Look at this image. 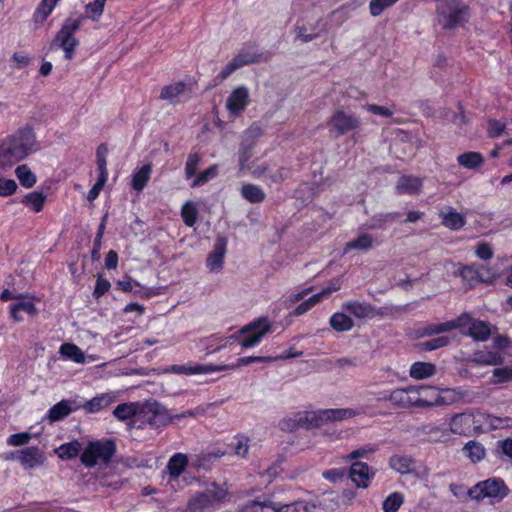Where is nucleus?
Here are the masks:
<instances>
[{"mask_svg":"<svg viewBox=\"0 0 512 512\" xmlns=\"http://www.w3.org/2000/svg\"><path fill=\"white\" fill-rule=\"evenodd\" d=\"M358 412L350 408L321 409L320 416L322 425L327 422L342 421L356 417Z\"/></svg>","mask_w":512,"mask_h":512,"instance_id":"393cba45","label":"nucleus"},{"mask_svg":"<svg viewBox=\"0 0 512 512\" xmlns=\"http://www.w3.org/2000/svg\"><path fill=\"white\" fill-rule=\"evenodd\" d=\"M81 451V444L78 441H72L61 445L57 452L61 459H71L76 457Z\"/></svg>","mask_w":512,"mask_h":512,"instance_id":"49530a36","label":"nucleus"},{"mask_svg":"<svg viewBox=\"0 0 512 512\" xmlns=\"http://www.w3.org/2000/svg\"><path fill=\"white\" fill-rule=\"evenodd\" d=\"M113 414L119 420H127L136 414V405L134 403L120 404L114 409Z\"/></svg>","mask_w":512,"mask_h":512,"instance_id":"3c124183","label":"nucleus"},{"mask_svg":"<svg viewBox=\"0 0 512 512\" xmlns=\"http://www.w3.org/2000/svg\"><path fill=\"white\" fill-rule=\"evenodd\" d=\"M467 334L476 341H486L491 335V325L488 322L475 319L471 322Z\"/></svg>","mask_w":512,"mask_h":512,"instance_id":"c756f323","label":"nucleus"},{"mask_svg":"<svg viewBox=\"0 0 512 512\" xmlns=\"http://www.w3.org/2000/svg\"><path fill=\"white\" fill-rule=\"evenodd\" d=\"M115 400L116 395L114 393H103L86 402L84 409L90 413L98 412L110 406Z\"/></svg>","mask_w":512,"mask_h":512,"instance_id":"a878e982","label":"nucleus"},{"mask_svg":"<svg viewBox=\"0 0 512 512\" xmlns=\"http://www.w3.org/2000/svg\"><path fill=\"white\" fill-rule=\"evenodd\" d=\"M253 148V143H245L241 144L239 149V167L240 170L243 171L246 168L247 162L251 158V151Z\"/></svg>","mask_w":512,"mask_h":512,"instance_id":"680f3d73","label":"nucleus"},{"mask_svg":"<svg viewBox=\"0 0 512 512\" xmlns=\"http://www.w3.org/2000/svg\"><path fill=\"white\" fill-rule=\"evenodd\" d=\"M23 159L24 158L19 155L16 148L12 147L7 140L3 139L0 142V167H11Z\"/></svg>","mask_w":512,"mask_h":512,"instance_id":"5701e85b","label":"nucleus"},{"mask_svg":"<svg viewBox=\"0 0 512 512\" xmlns=\"http://www.w3.org/2000/svg\"><path fill=\"white\" fill-rule=\"evenodd\" d=\"M185 83L176 82L170 85L164 86L160 93V99L167 101H174L177 97L182 95L185 91Z\"/></svg>","mask_w":512,"mask_h":512,"instance_id":"ea45409f","label":"nucleus"},{"mask_svg":"<svg viewBox=\"0 0 512 512\" xmlns=\"http://www.w3.org/2000/svg\"><path fill=\"white\" fill-rule=\"evenodd\" d=\"M58 1L56 0H42L40 6L36 11V16L41 17V20H45L48 15L53 11Z\"/></svg>","mask_w":512,"mask_h":512,"instance_id":"0e129e2a","label":"nucleus"},{"mask_svg":"<svg viewBox=\"0 0 512 512\" xmlns=\"http://www.w3.org/2000/svg\"><path fill=\"white\" fill-rule=\"evenodd\" d=\"M106 1L107 0H95L94 2L87 4L85 7L87 18L93 21H98L103 14Z\"/></svg>","mask_w":512,"mask_h":512,"instance_id":"8fccbe9b","label":"nucleus"},{"mask_svg":"<svg viewBox=\"0 0 512 512\" xmlns=\"http://www.w3.org/2000/svg\"><path fill=\"white\" fill-rule=\"evenodd\" d=\"M463 452L473 463L481 461L486 455L483 445L476 441H469L466 443L463 447Z\"/></svg>","mask_w":512,"mask_h":512,"instance_id":"4c0bfd02","label":"nucleus"},{"mask_svg":"<svg viewBox=\"0 0 512 512\" xmlns=\"http://www.w3.org/2000/svg\"><path fill=\"white\" fill-rule=\"evenodd\" d=\"M450 340L446 336H439L428 341L421 342L419 347L423 351H432L449 344Z\"/></svg>","mask_w":512,"mask_h":512,"instance_id":"5fc2aeb1","label":"nucleus"},{"mask_svg":"<svg viewBox=\"0 0 512 512\" xmlns=\"http://www.w3.org/2000/svg\"><path fill=\"white\" fill-rule=\"evenodd\" d=\"M241 196L251 204L262 203L266 198L264 190L255 184H243L240 190Z\"/></svg>","mask_w":512,"mask_h":512,"instance_id":"bb28decb","label":"nucleus"},{"mask_svg":"<svg viewBox=\"0 0 512 512\" xmlns=\"http://www.w3.org/2000/svg\"><path fill=\"white\" fill-rule=\"evenodd\" d=\"M264 508H277V503L273 502L271 499L266 498L263 501H249L241 508L237 510V512H264Z\"/></svg>","mask_w":512,"mask_h":512,"instance_id":"c03bdc74","label":"nucleus"},{"mask_svg":"<svg viewBox=\"0 0 512 512\" xmlns=\"http://www.w3.org/2000/svg\"><path fill=\"white\" fill-rule=\"evenodd\" d=\"M31 439V434L27 432L16 433L9 436L7 444L10 446H22L27 444Z\"/></svg>","mask_w":512,"mask_h":512,"instance_id":"774afa93","label":"nucleus"},{"mask_svg":"<svg viewBox=\"0 0 512 512\" xmlns=\"http://www.w3.org/2000/svg\"><path fill=\"white\" fill-rule=\"evenodd\" d=\"M235 443L231 444L235 455L245 458L249 451V439L243 435L235 437Z\"/></svg>","mask_w":512,"mask_h":512,"instance_id":"864d4df0","label":"nucleus"},{"mask_svg":"<svg viewBox=\"0 0 512 512\" xmlns=\"http://www.w3.org/2000/svg\"><path fill=\"white\" fill-rule=\"evenodd\" d=\"M398 1L399 0H371L369 3L370 14L373 17H377L381 15L385 9L393 6Z\"/></svg>","mask_w":512,"mask_h":512,"instance_id":"603ef678","label":"nucleus"},{"mask_svg":"<svg viewBox=\"0 0 512 512\" xmlns=\"http://www.w3.org/2000/svg\"><path fill=\"white\" fill-rule=\"evenodd\" d=\"M229 498L226 484L212 482L205 490L195 492L188 500L186 512H205L224 503Z\"/></svg>","mask_w":512,"mask_h":512,"instance_id":"f257e3e1","label":"nucleus"},{"mask_svg":"<svg viewBox=\"0 0 512 512\" xmlns=\"http://www.w3.org/2000/svg\"><path fill=\"white\" fill-rule=\"evenodd\" d=\"M302 353H296V354H288L285 356H278V357H260V356H250V357H242L239 358L237 361V366H246L253 362H271L278 359H289L292 357L300 356Z\"/></svg>","mask_w":512,"mask_h":512,"instance_id":"de8ad7c7","label":"nucleus"},{"mask_svg":"<svg viewBox=\"0 0 512 512\" xmlns=\"http://www.w3.org/2000/svg\"><path fill=\"white\" fill-rule=\"evenodd\" d=\"M329 131L334 137H340L350 132L357 131L361 126L358 116L344 108L336 109L327 123Z\"/></svg>","mask_w":512,"mask_h":512,"instance_id":"0eeeda50","label":"nucleus"},{"mask_svg":"<svg viewBox=\"0 0 512 512\" xmlns=\"http://www.w3.org/2000/svg\"><path fill=\"white\" fill-rule=\"evenodd\" d=\"M283 428L295 430L299 427L315 428L322 426L320 410L304 411L297 413L294 418L285 419L282 422Z\"/></svg>","mask_w":512,"mask_h":512,"instance_id":"f8f14e48","label":"nucleus"},{"mask_svg":"<svg viewBox=\"0 0 512 512\" xmlns=\"http://www.w3.org/2000/svg\"><path fill=\"white\" fill-rule=\"evenodd\" d=\"M433 392H424L425 394H433L435 397L433 399H428L427 396L425 398V408L426 407H434V406H444V405H452L455 403L465 402L472 403L474 400V394L469 390L457 387V388H436L433 386H428Z\"/></svg>","mask_w":512,"mask_h":512,"instance_id":"423d86ee","label":"nucleus"},{"mask_svg":"<svg viewBox=\"0 0 512 512\" xmlns=\"http://www.w3.org/2000/svg\"><path fill=\"white\" fill-rule=\"evenodd\" d=\"M224 367L214 368L212 366H195L188 367L183 365H172L169 371L177 373V374H200V373H208L211 371H220L223 370Z\"/></svg>","mask_w":512,"mask_h":512,"instance_id":"a19ab883","label":"nucleus"},{"mask_svg":"<svg viewBox=\"0 0 512 512\" xmlns=\"http://www.w3.org/2000/svg\"><path fill=\"white\" fill-rule=\"evenodd\" d=\"M200 161H201V157L198 153H193V154L188 155L186 165H185V174L188 179L192 178L196 175V171H197Z\"/></svg>","mask_w":512,"mask_h":512,"instance_id":"bf43d9fd","label":"nucleus"},{"mask_svg":"<svg viewBox=\"0 0 512 512\" xmlns=\"http://www.w3.org/2000/svg\"><path fill=\"white\" fill-rule=\"evenodd\" d=\"M509 492L504 481L497 478H490L477 483L473 488L468 490V495L473 499L480 501L484 498L503 499Z\"/></svg>","mask_w":512,"mask_h":512,"instance_id":"6e6552de","label":"nucleus"},{"mask_svg":"<svg viewBox=\"0 0 512 512\" xmlns=\"http://www.w3.org/2000/svg\"><path fill=\"white\" fill-rule=\"evenodd\" d=\"M59 353L76 363H84L85 355L82 350L75 344L64 343L60 346Z\"/></svg>","mask_w":512,"mask_h":512,"instance_id":"58836bf2","label":"nucleus"},{"mask_svg":"<svg viewBox=\"0 0 512 512\" xmlns=\"http://www.w3.org/2000/svg\"><path fill=\"white\" fill-rule=\"evenodd\" d=\"M444 332H450V330L448 329L447 322L440 323V324L427 325L426 327H424L421 330V335L422 336H432V335L440 334V333H444Z\"/></svg>","mask_w":512,"mask_h":512,"instance_id":"69168bd1","label":"nucleus"},{"mask_svg":"<svg viewBox=\"0 0 512 512\" xmlns=\"http://www.w3.org/2000/svg\"><path fill=\"white\" fill-rule=\"evenodd\" d=\"M471 419L464 413L455 414L451 417L448 433L464 435L470 429Z\"/></svg>","mask_w":512,"mask_h":512,"instance_id":"473e14b6","label":"nucleus"},{"mask_svg":"<svg viewBox=\"0 0 512 512\" xmlns=\"http://www.w3.org/2000/svg\"><path fill=\"white\" fill-rule=\"evenodd\" d=\"M389 467L401 475L412 474L415 472V459L410 455L396 454L390 457Z\"/></svg>","mask_w":512,"mask_h":512,"instance_id":"6ab92c4d","label":"nucleus"},{"mask_svg":"<svg viewBox=\"0 0 512 512\" xmlns=\"http://www.w3.org/2000/svg\"><path fill=\"white\" fill-rule=\"evenodd\" d=\"M17 300L18 302L10 307V314L14 321L21 322L23 320L21 316H17V312L24 311L32 316L37 313L35 305L28 299V296L24 295V298H19Z\"/></svg>","mask_w":512,"mask_h":512,"instance_id":"7c9ffc66","label":"nucleus"},{"mask_svg":"<svg viewBox=\"0 0 512 512\" xmlns=\"http://www.w3.org/2000/svg\"><path fill=\"white\" fill-rule=\"evenodd\" d=\"M374 244V238L367 233H363L360 234L355 240L347 242L344 248V252L347 253L351 249L367 251L371 249Z\"/></svg>","mask_w":512,"mask_h":512,"instance_id":"c9c22d12","label":"nucleus"},{"mask_svg":"<svg viewBox=\"0 0 512 512\" xmlns=\"http://www.w3.org/2000/svg\"><path fill=\"white\" fill-rule=\"evenodd\" d=\"M15 173L21 185L26 188H31L36 183V176L27 165L18 166Z\"/></svg>","mask_w":512,"mask_h":512,"instance_id":"a18cd8bd","label":"nucleus"},{"mask_svg":"<svg viewBox=\"0 0 512 512\" xmlns=\"http://www.w3.org/2000/svg\"><path fill=\"white\" fill-rule=\"evenodd\" d=\"M429 387H407L392 390L389 395L377 397V401H389L394 407L407 409L410 407L425 408L424 392H433Z\"/></svg>","mask_w":512,"mask_h":512,"instance_id":"20e7f679","label":"nucleus"},{"mask_svg":"<svg viewBox=\"0 0 512 512\" xmlns=\"http://www.w3.org/2000/svg\"><path fill=\"white\" fill-rule=\"evenodd\" d=\"M493 383H504V382H511L512 381V366L502 367V368H495L493 370Z\"/></svg>","mask_w":512,"mask_h":512,"instance_id":"052dcab7","label":"nucleus"},{"mask_svg":"<svg viewBox=\"0 0 512 512\" xmlns=\"http://www.w3.org/2000/svg\"><path fill=\"white\" fill-rule=\"evenodd\" d=\"M249 104V91L246 87L241 86L234 89L226 101V108L229 113L237 117Z\"/></svg>","mask_w":512,"mask_h":512,"instance_id":"ddd939ff","label":"nucleus"},{"mask_svg":"<svg viewBox=\"0 0 512 512\" xmlns=\"http://www.w3.org/2000/svg\"><path fill=\"white\" fill-rule=\"evenodd\" d=\"M330 325L334 330L343 332L350 330L354 323L353 320L346 314L337 312L330 318Z\"/></svg>","mask_w":512,"mask_h":512,"instance_id":"79ce46f5","label":"nucleus"},{"mask_svg":"<svg viewBox=\"0 0 512 512\" xmlns=\"http://www.w3.org/2000/svg\"><path fill=\"white\" fill-rule=\"evenodd\" d=\"M20 465L25 469H35L41 467L46 462L45 454L36 446L20 450Z\"/></svg>","mask_w":512,"mask_h":512,"instance_id":"dca6fc26","label":"nucleus"},{"mask_svg":"<svg viewBox=\"0 0 512 512\" xmlns=\"http://www.w3.org/2000/svg\"><path fill=\"white\" fill-rule=\"evenodd\" d=\"M468 17L469 8L460 0H436V21L443 29H455Z\"/></svg>","mask_w":512,"mask_h":512,"instance_id":"f03ea898","label":"nucleus"},{"mask_svg":"<svg viewBox=\"0 0 512 512\" xmlns=\"http://www.w3.org/2000/svg\"><path fill=\"white\" fill-rule=\"evenodd\" d=\"M483 271V266H463L458 270L456 274L472 287L481 282H489V279L485 277Z\"/></svg>","mask_w":512,"mask_h":512,"instance_id":"412c9836","label":"nucleus"},{"mask_svg":"<svg viewBox=\"0 0 512 512\" xmlns=\"http://www.w3.org/2000/svg\"><path fill=\"white\" fill-rule=\"evenodd\" d=\"M436 373V366L430 362H415L410 367V377L415 380H423Z\"/></svg>","mask_w":512,"mask_h":512,"instance_id":"c85d7f7f","label":"nucleus"},{"mask_svg":"<svg viewBox=\"0 0 512 512\" xmlns=\"http://www.w3.org/2000/svg\"><path fill=\"white\" fill-rule=\"evenodd\" d=\"M375 471L364 462H354L349 470V477L358 488H367Z\"/></svg>","mask_w":512,"mask_h":512,"instance_id":"4468645a","label":"nucleus"},{"mask_svg":"<svg viewBox=\"0 0 512 512\" xmlns=\"http://www.w3.org/2000/svg\"><path fill=\"white\" fill-rule=\"evenodd\" d=\"M457 161L460 166H463L467 169H476L483 164L484 158L479 152L471 151L460 154L457 157Z\"/></svg>","mask_w":512,"mask_h":512,"instance_id":"e433bc0d","label":"nucleus"},{"mask_svg":"<svg viewBox=\"0 0 512 512\" xmlns=\"http://www.w3.org/2000/svg\"><path fill=\"white\" fill-rule=\"evenodd\" d=\"M423 179L413 175H402L395 186L396 193L399 195H419L422 192Z\"/></svg>","mask_w":512,"mask_h":512,"instance_id":"f3484780","label":"nucleus"},{"mask_svg":"<svg viewBox=\"0 0 512 512\" xmlns=\"http://www.w3.org/2000/svg\"><path fill=\"white\" fill-rule=\"evenodd\" d=\"M181 216L184 223L187 226L192 227L196 223L197 217V210L195 206L190 202L185 203L181 210Z\"/></svg>","mask_w":512,"mask_h":512,"instance_id":"4d7b16f0","label":"nucleus"},{"mask_svg":"<svg viewBox=\"0 0 512 512\" xmlns=\"http://www.w3.org/2000/svg\"><path fill=\"white\" fill-rule=\"evenodd\" d=\"M45 200L46 195L43 192L34 191L24 196L22 203L33 211L40 212L43 209Z\"/></svg>","mask_w":512,"mask_h":512,"instance_id":"37998d69","label":"nucleus"},{"mask_svg":"<svg viewBox=\"0 0 512 512\" xmlns=\"http://www.w3.org/2000/svg\"><path fill=\"white\" fill-rule=\"evenodd\" d=\"M403 495L399 492L390 494L383 502L384 512H397L400 506L403 504Z\"/></svg>","mask_w":512,"mask_h":512,"instance_id":"09e8293b","label":"nucleus"},{"mask_svg":"<svg viewBox=\"0 0 512 512\" xmlns=\"http://www.w3.org/2000/svg\"><path fill=\"white\" fill-rule=\"evenodd\" d=\"M342 307L357 318L369 317L373 314L374 310L373 306L369 303L359 301L345 302Z\"/></svg>","mask_w":512,"mask_h":512,"instance_id":"2f4dec72","label":"nucleus"},{"mask_svg":"<svg viewBox=\"0 0 512 512\" xmlns=\"http://www.w3.org/2000/svg\"><path fill=\"white\" fill-rule=\"evenodd\" d=\"M109 149L107 144L101 143L96 150V163L99 170V177L96 182V184L89 190L87 199L89 201L95 200L103 186L105 185L108 177L107 172V155H108Z\"/></svg>","mask_w":512,"mask_h":512,"instance_id":"9b49d317","label":"nucleus"},{"mask_svg":"<svg viewBox=\"0 0 512 512\" xmlns=\"http://www.w3.org/2000/svg\"><path fill=\"white\" fill-rule=\"evenodd\" d=\"M227 240L225 237H217L213 251L208 255L207 267L211 271H220L223 266L224 256L226 253Z\"/></svg>","mask_w":512,"mask_h":512,"instance_id":"a211bd4d","label":"nucleus"},{"mask_svg":"<svg viewBox=\"0 0 512 512\" xmlns=\"http://www.w3.org/2000/svg\"><path fill=\"white\" fill-rule=\"evenodd\" d=\"M470 361L477 365L496 366L503 363V357L496 351H477Z\"/></svg>","mask_w":512,"mask_h":512,"instance_id":"cd10ccee","label":"nucleus"},{"mask_svg":"<svg viewBox=\"0 0 512 512\" xmlns=\"http://www.w3.org/2000/svg\"><path fill=\"white\" fill-rule=\"evenodd\" d=\"M147 408L153 413L155 418H159L158 421L162 424L174 422L176 419L193 417L195 415L193 411H186L181 414L171 415L164 406L157 402L149 404Z\"/></svg>","mask_w":512,"mask_h":512,"instance_id":"aec40b11","label":"nucleus"},{"mask_svg":"<svg viewBox=\"0 0 512 512\" xmlns=\"http://www.w3.org/2000/svg\"><path fill=\"white\" fill-rule=\"evenodd\" d=\"M218 174V166L217 165H211L209 168L204 170L203 172L199 173L194 181L192 182L191 186L196 187L199 185L205 184L208 180L214 178Z\"/></svg>","mask_w":512,"mask_h":512,"instance_id":"6e6d98bb","label":"nucleus"},{"mask_svg":"<svg viewBox=\"0 0 512 512\" xmlns=\"http://www.w3.org/2000/svg\"><path fill=\"white\" fill-rule=\"evenodd\" d=\"M187 464V455L182 453H176L169 459L167 469L171 476L177 478L183 473Z\"/></svg>","mask_w":512,"mask_h":512,"instance_id":"f704fd0d","label":"nucleus"},{"mask_svg":"<svg viewBox=\"0 0 512 512\" xmlns=\"http://www.w3.org/2000/svg\"><path fill=\"white\" fill-rule=\"evenodd\" d=\"M152 172V164L147 163L143 165L138 171L133 174L131 186L134 190L140 192L148 183Z\"/></svg>","mask_w":512,"mask_h":512,"instance_id":"72a5a7b5","label":"nucleus"},{"mask_svg":"<svg viewBox=\"0 0 512 512\" xmlns=\"http://www.w3.org/2000/svg\"><path fill=\"white\" fill-rule=\"evenodd\" d=\"M115 452L116 443L111 439L92 441L86 446L80 460L88 468L98 464L108 465Z\"/></svg>","mask_w":512,"mask_h":512,"instance_id":"39448f33","label":"nucleus"},{"mask_svg":"<svg viewBox=\"0 0 512 512\" xmlns=\"http://www.w3.org/2000/svg\"><path fill=\"white\" fill-rule=\"evenodd\" d=\"M475 319H473L470 314L468 313H463L461 314L460 316H458L456 319L454 320H451V321H447V325H448V329L450 331L454 330V329H457V328H462V327H465L467 325H471V322H473Z\"/></svg>","mask_w":512,"mask_h":512,"instance_id":"e2e57ef3","label":"nucleus"},{"mask_svg":"<svg viewBox=\"0 0 512 512\" xmlns=\"http://www.w3.org/2000/svg\"><path fill=\"white\" fill-rule=\"evenodd\" d=\"M274 512H311V507L306 502H296L292 505L277 504V508H274Z\"/></svg>","mask_w":512,"mask_h":512,"instance_id":"13d9d810","label":"nucleus"},{"mask_svg":"<svg viewBox=\"0 0 512 512\" xmlns=\"http://www.w3.org/2000/svg\"><path fill=\"white\" fill-rule=\"evenodd\" d=\"M73 401L70 400H62L52 406L50 410L48 411V414L46 416V419L50 423H54L57 421H60L67 417L70 413L75 411L77 409L76 406H73Z\"/></svg>","mask_w":512,"mask_h":512,"instance_id":"b1692460","label":"nucleus"},{"mask_svg":"<svg viewBox=\"0 0 512 512\" xmlns=\"http://www.w3.org/2000/svg\"><path fill=\"white\" fill-rule=\"evenodd\" d=\"M82 20L67 18L55 37L48 46V53H52L58 49L64 52L65 60L69 61L74 57L75 49L79 41L74 36L75 32L81 27Z\"/></svg>","mask_w":512,"mask_h":512,"instance_id":"7ed1b4c3","label":"nucleus"},{"mask_svg":"<svg viewBox=\"0 0 512 512\" xmlns=\"http://www.w3.org/2000/svg\"><path fill=\"white\" fill-rule=\"evenodd\" d=\"M259 56L253 52L241 51L239 52L220 72L219 77L222 79L228 78L234 71L241 67L257 63Z\"/></svg>","mask_w":512,"mask_h":512,"instance_id":"2eb2a0df","label":"nucleus"},{"mask_svg":"<svg viewBox=\"0 0 512 512\" xmlns=\"http://www.w3.org/2000/svg\"><path fill=\"white\" fill-rule=\"evenodd\" d=\"M12 147H15L19 155L24 159L38 150V143L33 129L29 126L22 127L4 138Z\"/></svg>","mask_w":512,"mask_h":512,"instance_id":"1a4fd4ad","label":"nucleus"},{"mask_svg":"<svg viewBox=\"0 0 512 512\" xmlns=\"http://www.w3.org/2000/svg\"><path fill=\"white\" fill-rule=\"evenodd\" d=\"M399 217V213L390 212V213H382L373 218L372 228H384V223L393 221Z\"/></svg>","mask_w":512,"mask_h":512,"instance_id":"338daca9","label":"nucleus"},{"mask_svg":"<svg viewBox=\"0 0 512 512\" xmlns=\"http://www.w3.org/2000/svg\"><path fill=\"white\" fill-rule=\"evenodd\" d=\"M440 217H441V223L445 227L451 229V230H458L462 228L465 223L466 219L465 216L461 213H458L454 208L452 207H445L440 211Z\"/></svg>","mask_w":512,"mask_h":512,"instance_id":"4be33fe9","label":"nucleus"},{"mask_svg":"<svg viewBox=\"0 0 512 512\" xmlns=\"http://www.w3.org/2000/svg\"><path fill=\"white\" fill-rule=\"evenodd\" d=\"M270 331L271 324L267 318H260L249 323L239 330V334L243 337L240 341L241 347L249 348L255 346Z\"/></svg>","mask_w":512,"mask_h":512,"instance_id":"9d476101","label":"nucleus"}]
</instances>
